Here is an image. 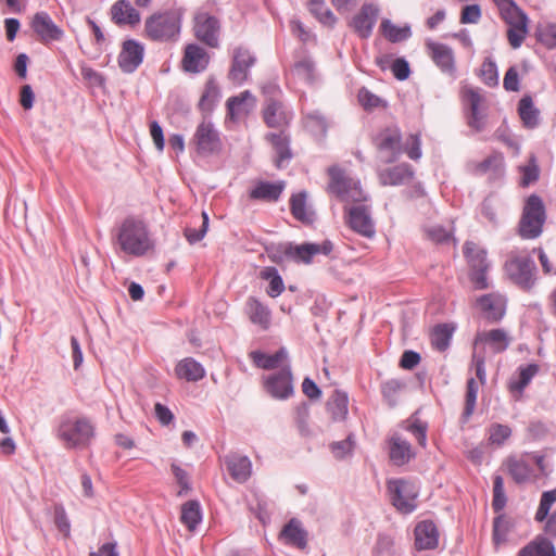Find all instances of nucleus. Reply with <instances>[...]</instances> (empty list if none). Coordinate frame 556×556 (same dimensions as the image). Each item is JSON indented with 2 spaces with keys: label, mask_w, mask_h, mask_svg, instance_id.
I'll return each mask as SVG.
<instances>
[{
  "label": "nucleus",
  "mask_w": 556,
  "mask_h": 556,
  "mask_svg": "<svg viewBox=\"0 0 556 556\" xmlns=\"http://www.w3.org/2000/svg\"><path fill=\"white\" fill-rule=\"evenodd\" d=\"M115 237L121 250L132 256H142L153 248L147 225L135 217L125 218Z\"/></svg>",
  "instance_id": "obj_1"
},
{
  "label": "nucleus",
  "mask_w": 556,
  "mask_h": 556,
  "mask_svg": "<svg viewBox=\"0 0 556 556\" xmlns=\"http://www.w3.org/2000/svg\"><path fill=\"white\" fill-rule=\"evenodd\" d=\"M181 16L179 10H168L151 15L144 23L147 37L153 41H175L180 33Z\"/></svg>",
  "instance_id": "obj_2"
},
{
  "label": "nucleus",
  "mask_w": 556,
  "mask_h": 556,
  "mask_svg": "<svg viewBox=\"0 0 556 556\" xmlns=\"http://www.w3.org/2000/svg\"><path fill=\"white\" fill-rule=\"evenodd\" d=\"M546 220L545 205L536 194L527 198L518 223L517 232L526 240L539 238Z\"/></svg>",
  "instance_id": "obj_3"
},
{
  "label": "nucleus",
  "mask_w": 556,
  "mask_h": 556,
  "mask_svg": "<svg viewBox=\"0 0 556 556\" xmlns=\"http://www.w3.org/2000/svg\"><path fill=\"white\" fill-rule=\"evenodd\" d=\"M501 17L508 25L507 39L518 49L528 35V16L513 0H493Z\"/></svg>",
  "instance_id": "obj_4"
},
{
  "label": "nucleus",
  "mask_w": 556,
  "mask_h": 556,
  "mask_svg": "<svg viewBox=\"0 0 556 556\" xmlns=\"http://www.w3.org/2000/svg\"><path fill=\"white\" fill-rule=\"evenodd\" d=\"M56 433L65 447H85L94 437V427L88 418L81 417L73 419L63 416Z\"/></svg>",
  "instance_id": "obj_5"
},
{
  "label": "nucleus",
  "mask_w": 556,
  "mask_h": 556,
  "mask_svg": "<svg viewBox=\"0 0 556 556\" xmlns=\"http://www.w3.org/2000/svg\"><path fill=\"white\" fill-rule=\"evenodd\" d=\"M329 184L327 192L334 195L341 202L366 201V195L359 181L350 177L344 169L337 165L328 168Z\"/></svg>",
  "instance_id": "obj_6"
},
{
  "label": "nucleus",
  "mask_w": 556,
  "mask_h": 556,
  "mask_svg": "<svg viewBox=\"0 0 556 556\" xmlns=\"http://www.w3.org/2000/svg\"><path fill=\"white\" fill-rule=\"evenodd\" d=\"M507 277L523 290H530L536 280V267L529 256H521L510 252L504 264Z\"/></svg>",
  "instance_id": "obj_7"
},
{
  "label": "nucleus",
  "mask_w": 556,
  "mask_h": 556,
  "mask_svg": "<svg viewBox=\"0 0 556 556\" xmlns=\"http://www.w3.org/2000/svg\"><path fill=\"white\" fill-rule=\"evenodd\" d=\"M460 99L466 112L467 124L470 128L480 132L485 128V98L478 88L464 86L460 90Z\"/></svg>",
  "instance_id": "obj_8"
},
{
  "label": "nucleus",
  "mask_w": 556,
  "mask_h": 556,
  "mask_svg": "<svg viewBox=\"0 0 556 556\" xmlns=\"http://www.w3.org/2000/svg\"><path fill=\"white\" fill-rule=\"evenodd\" d=\"M372 142L382 163H393L403 153L402 134L397 127L381 129L372 138Z\"/></svg>",
  "instance_id": "obj_9"
},
{
  "label": "nucleus",
  "mask_w": 556,
  "mask_h": 556,
  "mask_svg": "<svg viewBox=\"0 0 556 556\" xmlns=\"http://www.w3.org/2000/svg\"><path fill=\"white\" fill-rule=\"evenodd\" d=\"M464 255L470 266V280L476 289H486L489 287L486 271L490 266L486 260V252L478 248L476 243L467 241L464 244Z\"/></svg>",
  "instance_id": "obj_10"
},
{
  "label": "nucleus",
  "mask_w": 556,
  "mask_h": 556,
  "mask_svg": "<svg viewBox=\"0 0 556 556\" xmlns=\"http://www.w3.org/2000/svg\"><path fill=\"white\" fill-rule=\"evenodd\" d=\"M190 143L194 146L197 153L202 156L212 155L222 150L219 132L206 119L198 125Z\"/></svg>",
  "instance_id": "obj_11"
},
{
  "label": "nucleus",
  "mask_w": 556,
  "mask_h": 556,
  "mask_svg": "<svg viewBox=\"0 0 556 556\" xmlns=\"http://www.w3.org/2000/svg\"><path fill=\"white\" fill-rule=\"evenodd\" d=\"M333 250V243L330 240H325L321 243H303L292 244L287 243L281 247L283 255L295 263L311 264L312 260L317 254L329 255Z\"/></svg>",
  "instance_id": "obj_12"
},
{
  "label": "nucleus",
  "mask_w": 556,
  "mask_h": 556,
  "mask_svg": "<svg viewBox=\"0 0 556 556\" xmlns=\"http://www.w3.org/2000/svg\"><path fill=\"white\" fill-rule=\"evenodd\" d=\"M380 15V8L375 3H364L350 20L349 26L361 39H368Z\"/></svg>",
  "instance_id": "obj_13"
},
{
  "label": "nucleus",
  "mask_w": 556,
  "mask_h": 556,
  "mask_svg": "<svg viewBox=\"0 0 556 556\" xmlns=\"http://www.w3.org/2000/svg\"><path fill=\"white\" fill-rule=\"evenodd\" d=\"M388 491L393 506L404 513H412L415 507L416 493L413 485L403 479H394L388 482Z\"/></svg>",
  "instance_id": "obj_14"
},
{
  "label": "nucleus",
  "mask_w": 556,
  "mask_h": 556,
  "mask_svg": "<svg viewBox=\"0 0 556 556\" xmlns=\"http://www.w3.org/2000/svg\"><path fill=\"white\" fill-rule=\"evenodd\" d=\"M255 61V56L249 49L244 47L235 48L228 79L235 85H242L248 80L250 68L254 65Z\"/></svg>",
  "instance_id": "obj_15"
},
{
  "label": "nucleus",
  "mask_w": 556,
  "mask_h": 556,
  "mask_svg": "<svg viewBox=\"0 0 556 556\" xmlns=\"http://www.w3.org/2000/svg\"><path fill=\"white\" fill-rule=\"evenodd\" d=\"M219 21L206 12H200L194 17L195 37L211 48L218 47Z\"/></svg>",
  "instance_id": "obj_16"
},
{
  "label": "nucleus",
  "mask_w": 556,
  "mask_h": 556,
  "mask_svg": "<svg viewBox=\"0 0 556 556\" xmlns=\"http://www.w3.org/2000/svg\"><path fill=\"white\" fill-rule=\"evenodd\" d=\"M426 48L429 56L441 72L455 78L456 62L453 49L444 43L431 40L426 42Z\"/></svg>",
  "instance_id": "obj_17"
},
{
  "label": "nucleus",
  "mask_w": 556,
  "mask_h": 556,
  "mask_svg": "<svg viewBox=\"0 0 556 556\" xmlns=\"http://www.w3.org/2000/svg\"><path fill=\"white\" fill-rule=\"evenodd\" d=\"M143 55V46L135 39H127L123 42L118 54V66L124 73H134L142 63Z\"/></svg>",
  "instance_id": "obj_18"
},
{
  "label": "nucleus",
  "mask_w": 556,
  "mask_h": 556,
  "mask_svg": "<svg viewBox=\"0 0 556 556\" xmlns=\"http://www.w3.org/2000/svg\"><path fill=\"white\" fill-rule=\"evenodd\" d=\"M33 30L45 43L62 39L63 30L52 21L47 12H37L30 23Z\"/></svg>",
  "instance_id": "obj_19"
},
{
  "label": "nucleus",
  "mask_w": 556,
  "mask_h": 556,
  "mask_svg": "<svg viewBox=\"0 0 556 556\" xmlns=\"http://www.w3.org/2000/svg\"><path fill=\"white\" fill-rule=\"evenodd\" d=\"M266 391L276 399H287L293 393L292 374L289 367H285L270 375L265 381Z\"/></svg>",
  "instance_id": "obj_20"
},
{
  "label": "nucleus",
  "mask_w": 556,
  "mask_h": 556,
  "mask_svg": "<svg viewBox=\"0 0 556 556\" xmlns=\"http://www.w3.org/2000/svg\"><path fill=\"white\" fill-rule=\"evenodd\" d=\"M348 223L354 231L366 238L375 235V225L366 205L352 206L348 213Z\"/></svg>",
  "instance_id": "obj_21"
},
{
  "label": "nucleus",
  "mask_w": 556,
  "mask_h": 556,
  "mask_svg": "<svg viewBox=\"0 0 556 556\" xmlns=\"http://www.w3.org/2000/svg\"><path fill=\"white\" fill-rule=\"evenodd\" d=\"M414 178V169L407 163L378 170V179L382 186H402L409 184Z\"/></svg>",
  "instance_id": "obj_22"
},
{
  "label": "nucleus",
  "mask_w": 556,
  "mask_h": 556,
  "mask_svg": "<svg viewBox=\"0 0 556 556\" xmlns=\"http://www.w3.org/2000/svg\"><path fill=\"white\" fill-rule=\"evenodd\" d=\"M416 457L410 443L402 438L400 434L394 433L389 439V458L395 466H404Z\"/></svg>",
  "instance_id": "obj_23"
},
{
  "label": "nucleus",
  "mask_w": 556,
  "mask_h": 556,
  "mask_svg": "<svg viewBox=\"0 0 556 556\" xmlns=\"http://www.w3.org/2000/svg\"><path fill=\"white\" fill-rule=\"evenodd\" d=\"M415 547L418 551L433 549L439 543V531L431 520H424L417 523L414 530Z\"/></svg>",
  "instance_id": "obj_24"
},
{
  "label": "nucleus",
  "mask_w": 556,
  "mask_h": 556,
  "mask_svg": "<svg viewBox=\"0 0 556 556\" xmlns=\"http://www.w3.org/2000/svg\"><path fill=\"white\" fill-rule=\"evenodd\" d=\"M225 465L230 477L239 482H245L252 472V464L248 456L230 453L225 456Z\"/></svg>",
  "instance_id": "obj_25"
},
{
  "label": "nucleus",
  "mask_w": 556,
  "mask_h": 556,
  "mask_svg": "<svg viewBox=\"0 0 556 556\" xmlns=\"http://www.w3.org/2000/svg\"><path fill=\"white\" fill-rule=\"evenodd\" d=\"M539 365L536 364L519 366L517 374L514 375L508 382V390L515 400H520L522 397L525 389L531 382L532 378L539 372Z\"/></svg>",
  "instance_id": "obj_26"
},
{
  "label": "nucleus",
  "mask_w": 556,
  "mask_h": 556,
  "mask_svg": "<svg viewBox=\"0 0 556 556\" xmlns=\"http://www.w3.org/2000/svg\"><path fill=\"white\" fill-rule=\"evenodd\" d=\"M112 21L118 25L135 26L140 22L139 12L128 0H118L111 8Z\"/></svg>",
  "instance_id": "obj_27"
},
{
  "label": "nucleus",
  "mask_w": 556,
  "mask_h": 556,
  "mask_svg": "<svg viewBox=\"0 0 556 556\" xmlns=\"http://www.w3.org/2000/svg\"><path fill=\"white\" fill-rule=\"evenodd\" d=\"M208 59L203 48L198 45H188L182 58V66L186 72L200 73L206 68Z\"/></svg>",
  "instance_id": "obj_28"
},
{
  "label": "nucleus",
  "mask_w": 556,
  "mask_h": 556,
  "mask_svg": "<svg viewBox=\"0 0 556 556\" xmlns=\"http://www.w3.org/2000/svg\"><path fill=\"white\" fill-rule=\"evenodd\" d=\"M279 536L286 544L295 546L300 549H303L307 543V532L302 527L301 521L295 518H292L287 525H285Z\"/></svg>",
  "instance_id": "obj_29"
},
{
  "label": "nucleus",
  "mask_w": 556,
  "mask_h": 556,
  "mask_svg": "<svg viewBox=\"0 0 556 556\" xmlns=\"http://www.w3.org/2000/svg\"><path fill=\"white\" fill-rule=\"evenodd\" d=\"M285 189L283 181L269 182L258 181L255 187L250 191V199L261 200L266 202H276L279 200Z\"/></svg>",
  "instance_id": "obj_30"
},
{
  "label": "nucleus",
  "mask_w": 556,
  "mask_h": 556,
  "mask_svg": "<svg viewBox=\"0 0 556 556\" xmlns=\"http://www.w3.org/2000/svg\"><path fill=\"white\" fill-rule=\"evenodd\" d=\"M477 303L485 318L491 321H497L504 316V300L500 295L484 294L478 299Z\"/></svg>",
  "instance_id": "obj_31"
},
{
  "label": "nucleus",
  "mask_w": 556,
  "mask_h": 556,
  "mask_svg": "<svg viewBox=\"0 0 556 556\" xmlns=\"http://www.w3.org/2000/svg\"><path fill=\"white\" fill-rule=\"evenodd\" d=\"M479 343H486L494 353L504 352L509 345V338L504 329H492L479 332L475 338V346Z\"/></svg>",
  "instance_id": "obj_32"
},
{
  "label": "nucleus",
  "mask_w": 556,
  "mask_h": 556,
  "mask_svg": "<svg viewBox=\"0 0 556 556\" xmlns=\"http://www.w3.org/2000/svg\"><path fill=\"white\" fill-rule=\"evenodd\" d=\"M327 412L333 421L345 420L349 413V396L346 392L334 390L326 403Z\"/></svg>",
  "instance_id": "obj_33"
},
{
  "label": "nucleus",
  "mask_w": 556,
  "mask_h": 556,
  "mask_svg": "<svg viewBox=\"0 0 556 556\" xmlns=\"http://www.w3.org/2000/svg\"><path fill=\"white\" fill-rule=\"evenodd\" d=\"M518 114L523 126L528 129H534L540 124V111L535 108L530 96H525L518 104Z\"/></svg>",
  "instance_id": "obj_34"
},
{
  "label": "nucleus",
  "mask_w": 556,
  "mask_h": 556,
  "mask_svg": "<svg viewBox=\"0 0 556 556\" xmlns=\"http://www.w3.org/2000/svg\"><path fill=\"white\" fill-rule=\"evenodd\" d=\"M175 372L178 378L187 381H199L205 376L203 366L191 357L180 361L175 368Z\"/></svg>",
  "instance_id": "obj_35"
},
{
  "label": "nucleus",
  "mask_w": 556,
  "mask_h": 556,
  "mask_svg": "<svg viewBox=\"0 0 556 556\" xmlns=\"http://www.w3.org/2000/svg\"><path fill=\"white\" fill-rule=\"evenodd\" d=\"M455 326L452 324L435 325L430 332L431 345L439 352H444L451 344Z\"/></svg>",
  "instance_id": "obj_36"
},
{
  "label": "nucleus",
  "mask_w": 556,
  "mask_h": 556,
  "mask_svg": "<svg viewBox=\"0 0 556 556\" xmlns=\"http://www.w3.org/2000/svg\"><path fill=\"white\" fill-rule=\"evenodd\" d=\"M518 556H556V551L548 539L536 536L519 551Z\"/></svg>",
  "instance_id": "obj_37"
},
{
  "label": "nucleus",
  "mask_w": 556,
  "mask_h": 556,
  "mask_svg": "<svg viewBox=\"0 0 556 556\" xmlns=\"http://www.w3.org/2000/svg\"><path fill=\"white\" fill-rule=\"evenodd\" d=\"M247 313L250 320L267 329L270 324V311L255 298H250L247 302Z\"/></svg>",
  "instance_id": "obj_38"
},
{
  "label": "nucleus",
  "mask_w": 556,
  "mask_h": 556,
  "mask_svg": "<svg viewBox=\"0 0 556 556\" xmlns=\"http://www.w3.org/2000/svg\"><path fill=\"white\" fill-rule=\"evenodd\" d=\"M255 102L254 97L250 91H243L240 96L231 97L227 100L228 115L235 119L242 114H247Z\"/></svg>",
  "instance_id": "obj_39"
},
{
  "label": "nucleus",
  "mask_w": 556,
  "mask_h": 556,
  "mask_svg": "<svg viewBox=\"0 0 556 556\" xmlns=\"http://www.w3.org/2000/svg\"><path fill=\"white\" fill-rule=\"evenodd\" d=\"M288 353L285 348L279 349L276 353L269 355L260 351L251 353L254 364L263 369L270 370L277 368L285 359Z\"/></svg>",
  "instance_id": "obj_40"
},
{
  "label": "nucleus",
  "mask_w": 556,
  "mask_h": 556,
  "mask_svg": "<svg viewBox=\"0 0 556 556\" xmlns=\"http://www.w3.org/2000/svg\"><path fill=\"white\" fill-rule=\"evenodd\" d=\"M180 520L190 531L197 528L202 520L201 506L198 501L191 500L181 506Z\"/></svg>",
  "instance_id": "obj_41"
},
{
  "label": "nucleus",
  "mask_w": 556,
  "mask_h": 556,
  "mask_svg": "<svg viewBox=\"0 0 556 556\" xmlns=\"http://www.w3.org/2000/svg\"><path fill=\"white\" fill-rule=\"evenodd\" d=\"M220 97V91L215 79L210 78L204 87V91L199 101V109L204 113H210L213 111L214 106L218 102Z\"/></svg>",
  "instance_id": "obj_42"
},
{
  "label": "nucleus",
  "mask_w": 556,
  "mask_h": 556,
  "mask_svg": "<svg viewBox=\"0 0 556 556\" xmlns=\"http://www.w3.org/2000/svg\"><path fill=\"white\" fill-rule=\"evenodd\" d=\"M268 139L277 154L276 166L278 168H282L285 166L283 163L288 162L292 157V153L289 148V139L282 134H270L268 135Z\"/></svg>",
  "instance_id": "obj_43"
},
{
  "label": "nucleus",
  "mask_w": 556,
  "mask_h": 556,
  "mask_svg": "<svg viewBox=\"0 0 556 556\" xmlns=\"http://www.w3.org/2000/svg\"><path fill=\"white\" fill-rule=\"evenodd\" d=\"M260 277L269 281V286L266 292L270 298H277L283 292L285 283L276 267H264L260 271Z\"/></svg>",
  "instance_id": "obj_44"
},
{
  "label": "nucleus",
  "mask_w": 556,
  "mask_h": 556,
  "mask_svg": "<svg viewBox=\"0 0 556 556\" xmlns=\"http://www.w3.org/2000/svg\"><path fill=\"white\" fill-rule=\"evenodd\" d=\"M291 213L302 223H312L314 220L313 212L306 207V194L304 192L292 195L290 200Z\"/></svg>",
  "instance_id": "obj_45"
},
{
  "label": "nucleus",
  "mask_w": 556,
  "mask_h": 556,
  "mask_svg": "<svg viewBox=\"0 0 556 556\" xmlns=\"http://www.w3.org/2000/svg\"><path fill=\"white\" fill-rule=\"evenodd\" d=\"M263 116L268 127H279L286 122L281 103L274 99L267 101Z\"/></svg>",
  "instance_id": "obj_46"
},
{
  "label": "nucleus",
  "mask_w": 556,
  "mask_h": 556,
  "mask_svg": "<svg viewBox=\"0 0 556 556\" xmlns=\"http://www.w3.org/2000/svg\"><path fill=\"white\" fill-rule=\"evenodd\" d=\"M380 31L391 42L403 41L412 35L408 26L399 27L388 18L382 20L380 24Z\"/></svg>",
  "instance_id": "obj_47"
},
{
  "label": "nucleus",
  "mask_w": 556,
  "mask_h": 556,
  "mask_svg": "<svg viewBox=\"0 0 556 556\" xmlns=\"http://www.w3.org/2000/svg\"><path fill=\"white\" fill-rule=\"evenodd\" d=\"M508 472L516 483L528 481L532 473V468L523 459L509 458L507 460Z\"/></svg>",
  "instance_id": "obj_48"
},
{
  "label": "nucleus",
  "mask_w": 556,
  "mask_h": 556,
  "mask_svg": "<svg viewBox=\"0 0 556 556\" xmlns=\"http://www.w3.org/2000/svg\"><path fill=\"white\" fill-rule=\"evenodd\" d=\"M309 12L324 25L333 26L337 22L331 10L326 5L325 0H309Z\"/></svg>",
  "instance_id": "obj_49"
},
{
  "label": "nucleus",
  "mask_w": 556,
  "mask_h": 556,
  "mask_svg": "<svg viewBox=\"0 0 556 556\" xmlns=\"http://www.w3.org/2000/svg\"><path fill=\"white\" fill-rule=\"evenodd\" d=\"M503 167V157L500 154H493L488 156L482 162H479L475 165L473 172L478 175H483L488 173L496 174Z\"/></svg>",
  "instance_id": "obj_50"
},
{
  "label": "nucleus",
  "mask_w": 556,
  "mask_h": 556,
  "mask_svg": "<svg viewBox=\"0 0 556 556\" xmlns=\"http://www.w3.org/2000/svg\"><path fill=\"white\" fill-rule=\"evenodd\" d=\"M293 73L299 79L312 84L315 80V64L309 59L300 60L294 64Z\"/></svg>",
  "instance_id": "obj_51"
},
{
  "label": "nucleus",
  "mask_w": 556,
  "mask_h": 556,
  "mask_svg": "<svg viewBox=\"0 0 556 556\" xmlns=\"http://www.w3.org/2000/svg\"><path fill=\"white\" fill-rule=\"evenodd\" d=\"M507 497L504 491V480L502 476L496 475L493 479V501L492 507L495 513L502 511L506 506Z\"/></svg>",
  "instance_id": "obj_52"
},
{
  "label": "nucleus",
  "mask_w": 556,
  "mask_h": 556,
  "mask_svg": "<svg viewBox=\"0 0 556 556\" xmlns=\"http://www.w3.org/2000/svg\"><path fill=\"white\" fill-rule=\"evenodd\" d=\"M535 36L539 42L545 46L547 49L556 48V23L546 24L539 26L535 31Z\"/></svg>",
  "instance_id": "obj_53"
},
{
  "label": "nucleus",
  "mask_w": 556,
  "mask_h": 556,
  "mask_svg": "<svg viewBox=\"0 0 556 556\" xmlns=\"http://www.w3.org/2000/svg\"><path fill=\"white\" fill-rule=\"evenodd\" d=\"M556 502V489L543 492L539 508L535 513V520L544 521L551 510L552 505Z\"/></svg>",
  "instance_id": "obj_54"
},
{
  "label": "nucleus",
  "mask_w": 556,
  "mask_h": 556,
  "mask_svg": "<svg viewBox=\"0 0 556 556\" xmlns=\"http://www.w3.org/2000/svg\"><path fill=\"white\" fill-rule=\"evenodd\" d=\"M479 386L473 378L468 379L467 381V390H466V399H465V408L463 416L465 418H469L475 410L477 394H478Z\"/></svg>",
  "instance_id": "obj_55"
},
{
  "label": "nucleus",
  "mask_w": 556,
  "mask_h": 556,
  "mask_svg": "<svg viewBox=\"0 0 556 556\" xmlns=\"http://www.w3.org/2000/svg\"><path fill=\"white\" fill-rule=\"evenodd\" d=\"M404 387L405 384L396 379H391L382 383L381 392L390 406H394L396 404L397 394Z\"/></svg>",
  "instance_id": "obj_56"
},
{
  "label": "nucleus",
  "mask_w": 556,
  "mask_h": 556,
  "mask_svg": "<svg viewBox=\"0 0 556 556\" xmlns=\"http://www.w3.org/2000/svg\"><path fill=\"white\" fill-rule=\"evenodd\" d=\"M511 435V429L507 425L493 424L489 428V441L501 446Z\"/></svg>",
  "instance_id": "obj_57"
},
{
  "label": "nucleus",
  "mask_w": 556,
  "mask_h": 556,
  "mask_svg": "<svg viewBox=\"0 0 556 556\" xmlns=\"http://www.w3.org/2000/svg\"><path fill=\"white\" fill-rule=\"evenodd\" d=\"M481 78L489 87H495L498 84L497 66L491 59H485L481 65Z\"/></svg>",
  "instance_id": "obj_58"
},
{
  "label": "nucleus",
  "mask_w": 556,
  "mask_h": 556,
  "mask_svg": "<svg viewBox=\"0 0 556 556\" xmlns=\"http://www.w3.org/2000/svg\"><path fill=\"white\" fill-rule=\"evenodd\" d=\"M405 429L410 432L418 444L421 447H426L427 445V424L420 421L419 419H412L407 421V426Z\"/></svg>",
  "instance_id": "obj_59"
},
{
  "label": "nucleus",
  "mask_w": 556,
  "mask_h": 556,
  "mask_svg": "<svg viewBox=\"0 0 556 556\" xmlns=\"http://www.w3.org/2000/svg\"><path fill=\"white\" fill-rule=\"evenodd\" d=\"M208 228V216L205 212H202V223L199 229L190 227L185 228V237L190 244H194L203 239Z\"/></svg>",
  "instance_id": "obj_60"
},
{
  "label": "nucleus",
  "mask_w": 556,
  "mask_h": 556,
  "mask_svg": "<svg viewBox=\"0 0 556 556\" xmlns=\"http://www.w3.org/2000/svg\"><path fill=\"white\" fill-rule=\"evenodd\" d=\"M354 448V441L352 435H349L345 440L333 442L330 444V450L337 459H342L346 455L351 454Z\"/></svg>",
  "instance_id": "obj_61"
},
{
  "label": "nucleus",
  "mask_w": 556,
  "mask_h": 556,
  "mask_svg": "<svg viewBox=\"0 0 556 556\" xmlns=\"http://www.w3.org/2000/svg\"><path fill=\"white\" fill-rule=\"evenodd\" d=\"M306 127L316 135L324 136L327 131V122L318 113H312L306 116Z\"/></svg>",
  "instance_id": "obj_62"
},
{
  "label": "nucleus",
  "mask_w": 556,
  "mask_h": 556,
  "mask_svg": "<svg viewBox=\"0 0 556 556\" xmlns=\"http://www.w3.org/2000/svg\"><path fill=\"white\" fill-rule=\"evenodd\" d=\"M172 472H173L177 483L180 485L178 496H181V495L186 494L187 492H189L191 486L189 483L188 472L175 463L172 464Z\"/></svg>",
  "instance_id": "obj_63"
},
{
  "label": "nucleus",
  "mask_w": 556,
  "mask_h": 556,
  "mask_svg": "<svg viewBox=\"0 0 556 556\" xmlns=\"http://www.w3.org/2000/svg\"><path fill=\"white\" fill-rule=\"evenodd\" d=\"M54 523L61 533L65 536L70 535L71 525L62 505L54 506Z\"/></svg>",
  "instance_id": "obj_64"
}]
</instances>
